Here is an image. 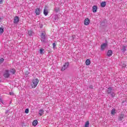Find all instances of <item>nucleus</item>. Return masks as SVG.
Here are the masks:
<instances>
[{"label": "nucleus", "mask_w": 127, "mask_h": 127, "mask_svg": "<svg viewBox=\"0 0 127 127\" xmlns=\"http://www.w3.org/2000/svg\"><path fill=\"white\" fill-rule=\"evenodd\" d=\"M53 48L54 49H56L57 48V47H56V44L55 43H54L53 44Z\"/></svg>", "instance_id": "nucleus-23"}, {"label": "nucleus", "mask_w": 127, "mask_h": 127, "mask_svg": "<svg viewBox=\"0 0 127 127\" xmlns=\"http://www.w3.org/2000/svg\"><path fill=\"white\" fill-rule=\"evenodd\" d=\"M0 101H1V99H0Z\"/></svg>", "instance_id": "nucleus-34"}, {"label": "nucleus", "mask_w": 127, "mask_h": 127, "mask_svg": "<svg viewBox=\"0 0 127 127\" xmlns=\"http://www.w3.org/2000/svg\"><path fill=\"white\" fill-rule=\"evenodd\" d=\"M85 64L86 66H89L91 64V60L90 59H87L85 61Z\"/></svg>", "instance_id": "nucleus-10"}, {"label": "nucleus", "mask_w": 127, "mask_h": 127, "mask_svg": "<svg viewBox=\"0 0 127 127\" xmlns=\"http://www.w3.org/2000/svg\"><path fill=\"white\" fill-rule=\"evenodd\" d=\"M97 10H98V6H97V5H94L92 7V11H93V12H97Z\"/></svg>", "instance_id": "nucleus-9"}, {"label": "nucleus", "mask_w": 127, "mask_h": 127, "mask_svg": "<svg viewBox=\"0 0 127 127\" xmlns=\"http://www.w3.org/2000/svg\"><path fill=\"white\" fill-rule=\"evenodd\" d=\"M89 88H90V89H93V87L92 86L89 87Z\"/></svg>", "instance_id": "nucleus-32"}, {"label": "nucleus", "mask_w": 127, "mask_h": 127, "mask_svg": "<svg viewBox=\"0 0 127 127\" xmlns=\"http://www.w3.org/2000/svg\"><path fill=\"white\" fill-rule=\"evenodd\" d=\"M107 46H108V44H107V43H103L101 46V50H104L105 49L106 47H107Z\"/></svg>", "instance_id": "nucleus-7"}, {"label": "nucleus", "mask_w": 127, "mask_h": 127, "mask_svg": "<svg viewBox=\"0 0 127 127\" xmlns=\"http://www.w3.org/2000/svg\"><path fill=\"white\" fill-rule=\"evenodd\" d=\"M55 11L56 12H58V11H59V8H57L55 9Z\"/></svg>", "instance_id": "nucleus-27"}, {"label": "nucleus", "mask_w": 127, "mask_h": 127, "mask_svg": "<svg viewBox=\"0 0 127 127\" xmlns=\"http://www.w3.org/2000/svg\"><path fill=\"white\" fill-rule=\"evenodd\" d=\"M25 74H26V75H28V74H29V72L26 71V72H25Z\"/></svg>", "instance_id": "nucleus-30"}, {"label": "nucleus", "mask_w": 127, "mask_h": 127, "mask_svg": "<svg viewBox=\"0 0 127 127\" xmlns=\"http://www.w3.org/2000/svg\"><path fill=\"white\" fill-rule=\"evenodd\" d=\"M35 13L36 15H39L40 14V9L39 8H37L35 11Z\"/></svg>", "instance_id": "nucleus-11"}, {"label": "nucleus", "mask_w": 127, "mask_h": 127, "mask_svg": "<svg viewBox=\"0 0 127 127\" xmlns=\"http://www.w3.org/2000/svg\"><path fill=\"white\" fill-rule=\"evenodd\" d=\"M32 33H33V32H32V31L31 30H30L28 31V34L30 36H32Z\"/></svg>", "instance_id": "nucleus-20"}, {"label": "nucleus", "mask_w": 127, "mask_h": 127, "mask_svg": "<svg viewBox=\"0 0 127 127\" xmlns=\"http://www.w3.org/2000/svg\"><path fill=\"white\" fill-rule=\"evenodd\" d=\"M89 124L90 123L89 122V121H87L85 124V127H89Z\"/></svg>", "instance_id": "nucleus-21"}, {"label": "nucleus", "mask_w": 127, "mask_h": 127, "mask_svg": "<svg viewBox=\"0 0 127 127\" xmlns=\"http://www.w3.org/2000/svg\"><path fill=\"white\" fill-rule=\"evenodd\" d=\"M9 76H10L9 70H5V72L3 74V76L4 77V78H8Z\"/></svg>", "instance_id": "nucleus-3"}, {"label": "nucleus", "mask_w": 127, "mask_h": 127, "mask_svg": "<svg viewBox=\"0 0 127 127\" xmlns=\"http://www.w3.org/2000/svg\"><path fill=\"white\" fill-rule=\"evenodd\" d=\"M107 5V4L106 3V1H102L101 3V7H105Z\"/></svg>", "instance_id": "nucleus-13"}, {"label": "nucleus", "mask_w": 127, "mask_h": 127, "mask_svg": "<svg viewBox=\"0 0 127 127\" xmlns=\"http://www.w3.org/2000/svg\"><path fill=\"white\" fill-rule=\"evenodd\" d=\"M41 41H43V42H44L45 41V33H42L41 35Z\"/></svg>", "instance_id": "nucleus-6"}, {"label": "nucleus", "mask_w": 127, "mask_h": 127, "mask_svg": "<svg viewBox=\"0 0 127 127\" xmlns=\"http://www.w3.org/2000/svg\"><path fill=\"white\" fill-rule=\"evenodd\" d=\"M3 33V28L0 27V34H2Z\"/></svg>", "instance_id": "nucleus-22"}, {"label": "nucleus", "mask_w": 127, "mask_h": 127, "mask_svg": "<svg viewBox=\"0 0 127 127\" xmlns=\"http://www.w3.org/2000/svg\"><path fill=\"white\" fill-rule=\"evenodd\" d=\"M19 22V17L18 16H15L14 18L13 23L15 24L18 23Z\"/></svg>", "instance_id": "nucleus-5"}, {"label": "nucleus", "mask_w": 127, "mask_h": 127, "mask_svg": "<svg viewBox=\"0 0 127 127\" xmlns=\"http://www.w3.org/2000/svg\"><path fill=\"white\" fill-rule=\"evenodd\" d=\"M38 83H39V80L37 78H35L32 81V83L31 86L32 88H36L37 87V85H38Z\"/></svg>", "instance_id": "nucleus-1"}, {"label": "nucleus", "mask_w": 127, "mask_h": 127, "mask_svg": "<svg viewBox=\"0 0 127 127\" xmlns=\"http://www.w3.org/2000/svg\"><path fill=\"white\" fill-rule=\"evenodd\" d=\"M112 90H113V89H112L111 87L108 88V89L107 90L108 94H111V93H112Z\"/></svg>", "instance_id": "nucleus-19"}, {"label": "nucleus", "mask_w": 127, "mask_h": 127, "mask_svg": "<svg viewBox=\"0 0 127 127\" xmlns=\"http://www.w3.org/2000/svg\"><path fill=\"white\" fill-rule=\"evenodd\" d=\"M3 61H4V59H3V58L0 59V64H1V63H3Z\"/></svg>", "instance_id": "nucleus-25"}, {"label": "nucleus", "mask_w": 127, "mask_h": 127, "mask_svg": "<svg viewBox=\"0 0 127 127\" xmlns=\"http://www.w3.org/2000/svg\"><path fill=\"white\" fill-rule=\"evenodd\" d=\"M43 51H44V49H41L40 50V54H44V53H43Z\"/></svg>", "instance_id": "nucleus-24"}, {"label": "nucleus", "mask_w": 127, "mask_h": 127, "mask_svg": "<svg viewBox=\"0 0 127 127\" xmlns=\"http://www.w3.org/2000/svg\"><path fill=\"white\" fill-rule=\"evenodd\" d=\"M113 55V51L112 50H108L107 53V56L108 57H111Z\"/></svg>", "instance_id": "nucleus-8"}, {"label": "nucleus", "mask_w": 127, "mask_h": 127, "mask_svg": "<svg viewBox=\"0 0 127 127\" xmlns=\"http://www.w3.org/2000/svg\"><path fill=\"white\" fill-rule=\"evenodd\" d=\"M9 94H10V95H13V93L12 92H10Z\"/></svg>", "instance_id": "nucleus-31"}, {"label": "nucleus", "mask_w": 127, "mask_h": 127, "mask_svg": "<svg viewBox=\"0 0 127 127\" xmlns=\"http://www.w3.org/2000/svg\"><path fill=\"white\" fill-rule=\"evenodd\" d=\"M29 112V110L28 109H26L25 110V114H28V113Z\"/></svg>", "instance_id": "nucleus-26"}, {"label": "nucleus", "mask_w": 127, "mask_h": 127, "mask_svg": "<svg viewBox=\"0 0 127 127\" xmlns=\"http://www.w3.org/2000/svg\"><path fill=\"white\" fill-rule=\"evenodd\" d=\"M3 0H0V4H2V2H3Z\"/></svg>", "instance_id": "nucleus-28"}, {"label": "nucleus", "mask_w": 127, "mask_h": 127, "mask_svg": "<svg viewBox=\"0 0 127 127\" xmlns=\"http://www.w3.org/2000/svg\"><path fill=\"white\" fill-rule=\"evenodd\" d=\"M124 117L125 115L124 114H120L119 116V121H123V119H124Z\"/></svg>", "instance_id": "nucleus-15"}, {"label": "nucleus", "mask_w": 127, "mask_h": 127, "mask_svg": "<svg viewBox=\"0 0 127 127\" xmlns=\"http://www.w3.org/2000/svg\"><path fill=\"white\" fill-rule=\"evenodd\" d=\"M44 15H45L46 16V15H47V14H48V10L44 9Z\"/></svg>", "instance_id": "nucleus-18"}, {"label": "nucleus", "mask_w": 127, "mask_h": 127, "mask_svg": "<svg viewBox=\"0 0 127 127\" xmlns=\"http://www.w3.org/2000/svg\"><path fill=\"white\" fill-rule=\"evenodd\" d=\"M90 19L86 18L84 19V25H89L90 24Z\"/></svg>", "instance_id": "nucleus-4"}, {"label": "nucleus", "mask_w": 127, "mask_h": 127, "mask_svg": "<svg viewBox=\"0 0 127 127\" xmlns=\"http://www.w3.org/2000/svg\"><path fill=\"white\" fill-rule=\"evenodd\" d=\"M39 115L41 116L43 115V113H44V110H43V109H40L39 111Z\"/></svg>", "instance_id": "nucleus-14"}, {"label": "nucleus", "mask_w": 127, "mask_h": 127, "mask_svg": "<svg viewBox=\"0 0 127 127\" xmlns=\"http://www.w3.org/2000/svg\"><path fill=\"white\" fill-rule=\"evenodd\" d=\"M10 73H12V74H13V75H14V74H15L16 70H15V69L12 68L10 70Z\"/></svg>", "instance_id": "nucleus-16"}, {"label": "nucleus", "mask_w": 127, "mask_h": 127, "mask_svg": "<svg viewBox=\"0 0 127 127\" xmlns=\"http://www.w3.org/2000/svg\"><path fill=\"white\" fill-rule=\"evenodd\" d=\"M111 115H112V116H115L116 115V109H113L112 110Z\"/></svg>", "instance_id": "nucleus-17"}, {"label": "nucleus", "mask_w": 127, "mask_h": 127, "mask_svg": "<svg viewBox=\"0 0 127 127\" xmlns=\"http://www.w3.org/2000/svg\"><path fill=\"white\" fill-rule=\"evenodd\" d=\"M123 47H124V48H126V47H125V46H124Z\"/></svg>", "instance_id": "nucleus-33"}, {"label": "nucleus", "mask_w": 127, "mask_h": 127, "mask_svg": "<svg viewBox=\"0 0 127 127\" xmlns=\"http://www.w3.org/2000/svg\"><path fill=\"white\" fill-rule=\"evenodd\" d=\"M69 67V63H65L63 66L62 67V71H65Z\"/></svg>", "instance_id": "nucleus-2"}, {"label": "nucleus", "mask_w": 127, "mask_h": 127, "mask_svg": "<svg viewBox=\"0 0 127 127\" xmlns=\"http://www.w3.org/2000/svg\"><path fill=\"white\" fill-rule=\"evenodd\" d=\"M38 124V121H37V120H34L33 122L32 125L34 127H36Z\"/></svg>", "instance_id": "nucleus-12"}, {"label": "nucleus", "mask_w": 127, "mask_h": 127, "mask_svg": "<svg viewBox=\"0 0 127 127\" xmlns=\"http://www.w3.org/2000/svg\"><path fill=\"white\" fill-rule=\"evenodd\" d=\"M111 95H112V97H115V93H114V92H112L111 93Z\"/></svg>", "instance_id": "nucleus-29"}]
</instances>
